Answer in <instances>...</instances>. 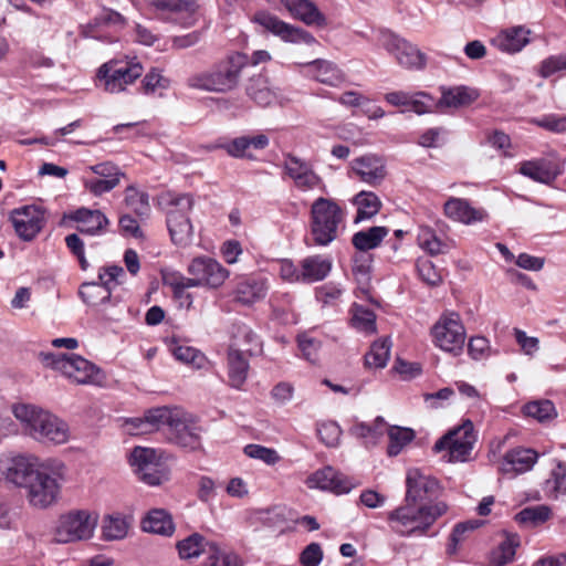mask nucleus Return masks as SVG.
<instances>
[{"label":"nucleus","instance_id":"nucleus-40","mask_svg":"<svg viewBox=\"0 0 566 566\" xmlns=\"http://www.w3.org/2000/svg\"><path fill=\"white\" fill-rule=\"evenodd\" d=\"M211 544L212 543L208 542L201 534L192 533L188 537L179 541L176 547L181 559H189L198 557L203 553L208 554L209 545Z\"/></svg>","mask_w":566,"mask_h":566},{"label":"nucleus","instance_id":"nucleus-10","mask_svg":"<svg viewBox=\"0 0 566 566\" xmlns=\"http://www.w3.org/2000/svg\"><path fill=\"white\" fill-rule=\"evenodd\" d=\"M169 205L175 207L167 214L171 241L177 245L186 247L190 243L193 233L188 212L191 211L195 200L190 195H178L171 197Z\"/></svg>","mask_w":566,"mask_h":566},{"label":"nucleus","instance_id":"nucleus-34","mask_svg":"<svg viewBox=\"0 0 566 566\" xmlns=\"http://www.w3.org/2000/svg\"><path fill=\"white\" fill-rule=\"evenodd\" d=\"M520 544V536L517 534L505 533V538L490 553L489 565L505 566L512 563Z\"/></svg>","mask_w":566,"mask_h":566},{"label":"nucleus","instance_id":"nucleus-39","mask_svg":"<svg viewBox=\"0 0 566 566\" xmlns=\"http://www.w3.org/2000/svg\"><path fill=\"white\" fill-rule=\"evenodd\" d=\"M354 203L357 206L355 223L373 218L381 208V201L378 196L369 191H360L357 193L354 197Z\"/></svg>","mask_w":566,"mask_h":566},{"label":"nucleus","instance_id":"nucleus-2","mask_svg":"<svg viewBox=\"0 0 566 566\" xmlns=\"http://www.w3.org/2000/svg\"><path fill=\"white\" fill-rule=\"evenodd\" d=\"M249 64V56L234 52L218 62L211 71L193 74L188 77L187 85L210 92L226 93L235 88L240 82L242 70Z\"/></svg>","mask_w":566,"mask_h":566},{"label":"nucleus","instance_id":"nucleus-31","mask_svg":"<svg viewBox=\"0 0 566 566\" xmlns=\"http://www.w3.org/2000/svg\"><path fill=\"white\" fill-rule=\"evenodd\" d=\"M142 528L148 533L171 536L175 532V524L166 510L154 509L143 518Z\"/></svg>","mask_w":566,"mask_h":566},{"label":"nucleus","instance_id":"nucleus-3","mask_svg":"<svg viewBox=\"0 0 566 566\" xmlns=\"http://www.w3.org/2000/svg\"><path fill=\"white\" fill-rule=\"evenodd\" d=\"M12 411L14 417L25 424V429L33 438L56 444L67 441V424L50 412L23 403L14 406Z\"/></svg>","mask_w":566,"mask_h":566},{"label":"nucleus","instance_id":"nucleus-11","mask_svg":"<svg viewBox=\"0 0 566 566\" xmlns=\"http://www.w3.org/2000/svg\"><path fill=\"white\" fill-rule=\"evenodd\" d=\"M378 41L389 54L395 56L399 65L406 69L417 70H421L426 66L427 57L424 53L397 34L388 30H381Z\"/></svg>","mask_w":566,"mask_h":566},{"label":"nucleus","instance_id":"nucleus-44","mask_svg":"<svg viewBox=\"0 0 566 566\" xmlns=\"http://www.w3.org/2000/svg\"><path fill=\"white\" fill-rule=\"evenodd\" d=\"M483 523L484 522L480 520H470L458 523L449 537V544L447 547L448 554H455L458 552L459 545L467 539L468 534L482 526Z\"/></svg>","mask_w":566,"mask_h":566},{"label":"nucleus","instance_id":"nucleus-36","mask_svg":"<svg viewBox=\"0 0 566 566\" xmlns=\"http://www.w3.org/2000/svg\"><path fill=\"white\" fill-rule=\"evenodd\" d=\"M389 233L387 227L375 226L367 230L356 232L352 238V244L360 252H367L380 245Z\"/></svg>","mask_w":566,"mask_h":566},{"label":"nucleus","instance_id":"nucleus-51","mask_svg":"<svg viewBox=\"0 0 566 566\" xmlns=\"http://www.w3.org/2000/svg\"><path fill=\"white\" fill-rule=\"evenodd\" d=\"M234 338L239 340L238 343H233L237 348H241L244 354H252L255 349H258L261 345L258 335L247 325H238L237 334Z\"/></svg>","mask_w":566,"mask_h":566},{"label":"nucleus","instance_id":"nucleus-19","mask_svg":"<svg viewBox=\"0 0 566 566\" xmlns=\"http://www.w3.org/2000/svg\"><path fill=\"white\" fill-rule=\"evenodd\" d=\"M200 432L201 428L197 421L180 410L168 432V438L177 446L193 451L201 446Z\"/></svg>","mask_w":566,"mask_h":566},{"label":"nucleus","instance_id":"nucleus-4","mask_svg":"<svg viewBox=\"0 0 566 566\" xmlns=\"http://www.w3.org/2000/svg\"><path fill=\"white\" fill-rule=\"evenodd\" d=\"M345 212L332 199L319 197L311 207V235L315 245L325 247L337 239L344 227Z\"/></svg>","mask_w":566,"mask_h":566},{"label":"nucleus","instance_id":"nucleus-50","mask_svg":"<svg viewBox=\"0 0 566 566\" xmlns=\"http://www.w3.org/2000/svg\"><path fill=\"white\" fill-rule=\"evenodd\" d=\"M352 272L361 290L366 291L371 279V258L364 254L355 255Z\"/></svg>","mask_w":566,"mask_h":566},{"label":"nucleus","instance_id":"nucleus-21","mask_svg":"<svg viewBox=\"0 0 566 566\" xmlns=\"http://www.w3.org/2000/svg\"><path fill=\"white\" fill-rule=\"evenodd\" d=\"M40 470L41 467L39 468L33 459L24 455H18L11 459L8 468L6 469V480L18 488L25 490Z\"/></svg>","mask_w":566,"mask_h":566},{"label":"nucleus","instance_id":"nucleus-52","mask_svg":"<svg viewBox=\"0 0 566 566\" xmlns=\"http://www.w3.org/2000/svg\"><path fill=\"white\" fill-rule=\"evenodd\" d=\"M128 524L123 517L108 516L103 524V536L108 541L122 539L126 536Z\"/></svg>","mask_w":566,"mask_h":566},{"label":"nucleus","instance_id":"nucleus-42","mask_svg":"<svg viewBox=\"0 0 566 566\" xmlns=\"http://www.w3.org/2000/svg\"><path fill=\"white\" fill-rule=\"evenodd\" d=\"M389 443L387 453L390 457L398 455L402 448L410 443L415 439V431L409 428H402L398 426H390L388 428Z\"/></svg>","mask_w":566,"mask_h":566},{"label":"nucleus","instance_id":"nucleus-48","mask_svg":"<svg viewBox=\"0 0 566 566\" xmlns=\"http://www.w3.org/2000/svg\"><path fill=\"white\" fill-rule=\"evenodd\" d=\"M523 411L525 416L539 422L549 421L557 416L555 406L551 400L531 401L523 407Z\"/></svg>","mask_w":566,"mask_h":566},{"label":"nucleus","instance_id":"nucleus-29","mask_svg":"<svg viewBox=\"0 0 566 566\" xmlns=\"http://www.w3.org/2000/svg\"><path fill=\"white\" fill-rule=\"evenodd\" d=\"M332 270V261L322 255H312L301 261L302 283H314L324 280Z\"/></svg>","mask_w":566,"mask_h":566},{"label":"nucleus","instance_id":"nucleus-64","mask_svg":"<svg viewBox=\"0 0 566 566\" xmlns=\"http://www.w3.org/2000/svg\"><path fill=\"white\" fill-rule=\"evenodd\" d=\"M566 70V54L555 55L544 60L541 64V75L548 77L558 71Z\"/></svg>","mask_w":566,"mask_h":566},{"label":"nucleus","instance_id":"nucleus-23","mask_svg":"<svg viewBox=\"0 0 566 566\" xmlns=\"http://www.w3.org/2000/svg\"><path fill=\"white\" fill-rule=\"evenodd\" d=\"M352 167L361 181L373 186L379 185L387 175L384 161L374 155H366L354 159Z\"/></svg>","mask_w":566,"mask_h":566},{"label":"nucleus","instance_id":"nucleus-62","mask_svg":"<svg viewBox=\"0 0 566 566\" xmlns=\"http://www.w3.org/2000/svg\"><path fill=\"white\" fill-rule=\"evenodd\" d=\"M245 143V137L240 136L233 138L232 140L222 145L221 147L227 151L229 156L233 158L254 159V156L252 155L249 146H247Z\"/></svg>","mask_w":566,"mask_h":566},{"label":"nucleus","instance_id":"nucleus-33","mask_svg":"<svg viewBox=\"0 0 566 566\" xmlns=\"http://www.w3.org/2000/svg\"><path fill=\"white\" fill-rule=\"evenodd\" d=\"M265 285L262 281L247 277L237 283L233 290L234 301L242 305L253 304L265 296Z\"/></svg>","mask_w":566,"mask_h":566},{"label":"nucleus","instance_id":"nucleus-13","mask_svg":"<svg viewBox=\"0 0 566 566\" xmlns=\"http://www.w3.org/2000/svg\"><path fill=\"white\" fill-rule=\"evenodd\" d=\"M10 221L18 237L30 242L45 224V210L36 205L23 206L11 211Z\"/></svg>","mask_w":566,"mask_h":566},{"label":"nucleus","instance_id":"nucleus-49","mask_svg":"<svg viewBox=\"0 0 566 566\" xmlns=\"http://www.w3.org/2000/svg\"><path fill=\"white\" fill-rule=\"evenodd\" d=\"M352 324L358 331L368 334L375 333L376 315L371 310L364 307L361 305L354 304Z\"/></svg>","mask_w":566,"mask_h":566},{"label":"nucleus","instance_id":"nucleus-63","mask_svg":"<svg viewBox=\"0 0 566 566\" xmlns=\"http://www.w3.org/2000/svg\"><path fill=\"white\" fill-rule=\"evenodd\" d=\"M323 559V551L317 543L307 545L300 556V562L303 566H318Z\"/></svg>","mask_w":566,"mask_h":566},{"label":"nucleus","instance_id":"nucleus-16","mask_svg":"<svg viewBox=\"0 0 566 566\" xmlns=\"http://www.w3.org/2000/svg\"><path fill=\"white\" fill-rule=\"evenodd\" d=\"M179 412L180 409L166 406L149 409L144 418H135L126 423L128 432L135 436L145 434L159 430L163 426H167L170 430Z\"/></svg>","mask_w":566,"mask_h":566},{"label":"nucleus","instance_id":"nucleus-38","mask_svg":"<svg viewBox=\"0 0 566 566\" xmlns=\"http://www.w3.org/2000/svg\"><path fill=\"white\" fill-rule=\"evenodd\" d=\"M245 92L260 106H269L276 98L268 80L262 75L252 76L247 84Z\"/></svg>","mask_w":566,"mask_h":566},{"label":"nucleus","instance_id":"nucleus-6","mask_svg":"<svg viewBox=\"0 0 566 566\" xmlns=\"http://www.w3.org/2000/svg\"><path fill=\"white\" fill-rule=\"evenodd\" d=\"M63 464L59 465L55 471L41 467L39 473L35 474L32 482L24 490V495L31 506L46 509L57 501L61 481L63 480Z\"/></svg>","mask_w":566,"mask_h":566},{"label":"nucleus","instance_id":"nucleus-25","mask_svg":"<svg viewBox=\"0 0 566 566\" xmlns=\"http://www.w3.org/2000/svg\"><path fill=\"white\" fill-rule=\"evenodd\" d=\"M443 209L447 217L467 224L482 221L485 216L483 210L473 208L468 200L454 197L447 200Z\"/></svg>","mask_w":566,"mask_h":566},{"label":"nucleus","instance_id":"nucleus-26","mask_svg":"<svg viewBox=\"0 0 566 566\" xmlns=\"http://www.w3.org/2000/svg\"><path fill=\"white\" fill-rule=\"evenodd\" d=\"M249 371V360L241 350V348H237L235 345H230L228 349V376L230 386L240 389L247 378Z\"/></svg>","mask_w":566,"mask_h":566},{"label":"nucleus","instance_id":"nucleus-55","mask_svg":"<svg viewBox=\"0 0 566 566\" xmlns=\"http://www.w3.org/2000/svg\"><path fill=\"white\" fill-rule=\"evenodd\" d=\"M319 440L327 447H336L339 443L342 429L335 421L322 422L317 427Z\"/></svg>","mask_w":566,"mask_h":566},{"label":"nucleus","instance_id":"nucleus-54","mask_svg":"<svg viewBox=\"0 0 566 566\" xmlns=\"http://www.w3.org/2000/svg\"><path fill=\"white\" fill-rule=\"evenodd\" d=\"M532 123L551 133H566V115L547 114L539 118L532 119Z\"/></svg>","mask_w":566,"mask_h":566},{"label":"nucleus","instance_id":"nucleus-14","mask_svg":"<svg viewBox=\"0 0 566 566\" xmlns=\"http://www.w3.org/2000/svg\"><path fill=\"white\" fill-rule=\"evenodd\" d=\"M253 21L285 42L313 44L315 38L306 30L289 24L268 11H259Z\"/></svg>","mask_w":566,"mask_h":566},{"label":"nucleus","instance_id":"nucleus-35","mask_svg":"<svg viewBox=\"0 0 566 566\" xmlns=\"http://www.w3.org/2000/svg\"><path fill=\"white\" fill-rule=\"evenodd\" d=\"M78 295L85 304L98 306L109 301L112 286L102 281L85 282L80 286Z\"/></svg>","mask_w":566,"mask_h":566},{"label":"nucleus","instance_id":"nucleus-24","mask_svg":"<svg viewBox=\"0 0 566 566\" xmlns=\"http://www.w3.org/2000/svg\"><path fill=\"white\" fill-rule=\"evenodd\" d=\"M286 10L306 25L326 27L327 19L311 0H281Z\"/></svg>","mask_w":566,"mask_h":566},{"label":"nucleus","instance_id":"nucleus-47","mask_svg":"<svg viewBox=\"0 0 566 566\" xmlns=\"http://www.w3.org/2000/svg\"><path fill=\"white\" fill-rule=\"evenodd\" d=\"M125 203L137 216H148L149 196L144 191H139L135 186H128L125 190Z\"/></svg>","mask_w":566,"mask_h":566},{"label":"nucleus","instance_id":"nucleus-60","mask_svg":"<svg viewBox=\"0 0 566 566\" xmlns=\"http://www.w3.org/2000/svg\"><path fill=\"white\" fill-rule=\"evenodd\" d=\"M159 467V461H157L150 465L140 467L136 472L145 483L149 485H159L167 479L165 472Z\"/></svg>","mask_w":566,"mask_h":566},{"label":"nucleus","instance_id":"nucleus-12","mask_svg":"<svg viewBox=\"0 0 566 566\" xmlns=\"http://www.w3.org/2000/svg\"><path fill=\"white\" fill-rule=\"evenodd\" d=\"M143 74L139 63L118 64L115 61L104 63L97 72V77L104 81L105 90L109 93H119L126 85L134 83Z\"/></svg>","mask_w":566,"mask_h":566},{"label":"nucleus","instance_id":"nucleus-8","mask_svg":"<svg viewBox=\"0 0 566 566\" xmlns=\"http://www.w3.org/2000/svg\"><path fill=\"white\" fill-rule=\"evenodd\" d=\"M431 336L436 346L458 356L462 353L465 342V328L459 314H442L431 327Z\"/></svg>","mask_w":566,"mask_h":566},{"label":"nucleus","instance_id":"nucleus-28","mask_svg":"<svg viewBox=\"0 0 566 566\" xmlns=\"http://www.w3.org/2000/svg\"><path fill=\"white\" fill-rule=\"evenodd\" d=\"M479 98L476 90L469 86L460 85L453 87H442L441 98L438 102L440 107H464L469 106Z\"/></svg>","mask_w":566,"mask_h":566},{"label":"nucleus","instance_id":"nucleus-7","mask_svg":"<svg viewBox=\"0 0 566 566\" xmlns=\"http://www.w3.org/2000/svg\"><path fill=\"white\" fill-rule=\"evenodd\" d=\"M97 516L86 510L71 511L60 516L54 531V542L66 544L92 537Z\"/></svg>","mask_w":566,"mask_h":566},{"label":"nucleus","instance_id":"nucleus-20","mask_svg":"<svg viewBox=\"0 0 566 566\" xmlns=\"http://www.w3.org/2000/svg\"><path fill=\"white\" fill-rule=\"evenodd\" d=\"M125 23L126 20L119 12L103 8L92 21L80 27V34L84 38L113 42V38L106 34V31L123 28Z\"/></svg>","mask_w":566,"mask_h":566},{"label":"nucleus","instance_id":"nucleus-59","mask_svg":"<svg viewBox=\"0 0 566 566\" xmlns=\"http://www.w3.org/2000/svg\"><path fill=\"white\" fill-rule=\"evenodd\" d=\"M84 188L94 196H102L109 192L118 186V178L101 179V178H84Z\"/></svg>","mask_w":566,"mask_h":566},{"label":"nucleus","instance_id":"nucleus-45","mask_svg":"<svg viewBox=\"0 0 566 566\" xmlns=\"http://www.w3.org/2000/svg\"><path fill=\"white\" fill-rule=\"evenodd\" d=\"M201 17L200 6L197 0H187L181 8L174 13L171 21L182 28L196 25Z\"/></svg>","mask_w":566,"mask_h":566},{"label":"nucleus","instance_id":"nucleus-56","mask_svg":"<svg viewBox=\"0 0 566 566\" xmlns=\"http://www.w3.org/2000/svg\"><path fill=\"white\" fill-rule=\"evenodd\" d=\"M244 453L249 458L258 459L266 464H275L280 457L274 449H270L260 444H248L244 447Z\"/></svg>","mask_w":566,"mask_h":566},{"label":"nucleus","instance_id":"nucleus-37","mask_svg":"<svg viewBox=\"0 0 566 566\" xmlns=\"http://www.w3.org/2000/svg\"><path fill=\"white\" fill-rule=\"evenodd\" d=\"M313 70V77L329 86H337L344 81L343 72L332 62L316 60L307 64Z\"/></svg>","mask_w":566,"mask_h":566},{"label":"nucleus","instance_id":"nucleus-61","mask_svg":"<svg viewBox=\"0 0 566 566\" xmlns=\"http://www.w3.org/2000/svg\"><path fill=\"white\" fill-rule=\"evenodd\" d=\"M159 461L156 451L150 448L136 447L130 453V464L135 467V470L140 467L150 465Z\"/></svg>","mask_w":566,"mask_h":566},{"label":"nucleus","instance_id":"nucleus-1","mask_svg":"<svg viewBox=\"0 0 566 566\" xmlns=\"http://www.w3.org/2000/svg\"><path fill=\"white\" fill-rule=\"evenodd\" d=\"M405 504L390 511L387 521L392 532L402 537L421 536L447 512L442 502L427 504L439 491V482L434 478L411 469L406 478Z\"/></svg>","mask_w":566,"mask_h":566},{"label":"nucleus","instance_id":"nucleus-53","mask_svg":"<svg viewBox=\"0 0 566 566\" xmlns=\"http://www.w3.org/2000/svg\"><path fill=\"white\" fill-rule=\"evenodd\" d=\"M419 245L428 251L431 255H437L444 252L447 245L436 235V233L428 227L421 228L418 234Z\"/></svg>","mask_w":566,"mask_h":566},{"label":"nucleus","instance_id":"nucleus-9","mask_svg":"<svg viewBox=\"0 0 566 566\" xmlns=\"http://www.w3.org/2000/svg\"><path fill=\"white\" fill-rule=\"evenodd\" d=\"M476 441L474 427L471 420H464L442 436L433 446L434 452L449 451L450 462H464L469 460L473 446Z\"/></svg>","mask_w":566,"mask_h":566},{"label":"nucleus","instance_id":"nucleus-46","mask_svg":"<svg viewBox=\"0 0 566 566\" xmlns=\"http://www.w3.org/2000/svg\"><path fill=\"white\" fill-rule=\"evenodd\" d=\"M201 566H242V560L235 553L220 549L217 544H211L208 557Z\"/></svg>","mask_w":566,"mask_h":566},{"label":"nucleus","instance_id":"nucleus-43","mask_svg":"<svg viewBox=\"0 0 566 566\" xmlns=\"http://www.w3.org/2000/svg\"><path fill=\"white\" fill-rule=\"evenodd\" d=\"M391 343L388 338L375 342L365 355V364L368 367L384 368L390 356Z\"/></svg>","mask_w":566,"mask_h":566},{"label":"nucleus","instance_id":"nucleus-30","mask_svg":"<svg viewBox=\"0 0 566 566\" xmlns=\"http://www.w3.org/2000/svg\"><path fill=\"white\" fill-rule=\"evenodd\" d=\"M71 219L83 223L77 227L78 232L90 235L99 233L108 224V219L102 211L87 208L77 209L71 214Z\"/></svg>","mask_w":566,"mask_h":566},{"label":"nucleus","instance_id":"nucleus-57","mask_svg":"<svg viewBox=\"0 0 566 566\" xmlns=\"http://www.w3.org/2000/svg\"><path fill=\"white\" fill-rule=\"evenodd\" d=\"M417 270L421 280L429 285L436 286L442 281L440 273L429 259H418Z\"/></svg>","mask_w":566,"mask_h":566},{"label":"nucleus","instance_id":"nucleus-18","mask_svg":"<svg viewBox=\"0 0 566 566\" xmlns=\"http://www.w3.org/2000/svg\"><path fill=\"white\" fill-rule=\"evenodd\" d=\"M188 273L197 277L200 286L211 289L221 286L229 276V271L209 256L195 258L188 265Z\"/></svg>","mask_w":566,"mask_h":566},{"label":"nucleus","instance_id":"nucleus-17","mask_svg":"<svg viewBox=\"0 0 566 566\" xmlns=\"http://www.w3.org/2000/svg\"><path fill=\"white\" fill-rule=\"evenodd\" d=\"M564 163L552 153L547 157L527 160L521 164L520 172L534 181L551 185L563 174Z\"/></svg>","mask_w":566,"mask_h":566},{"label":"nucleus","instance_id":"nucleus-27","mask_svg":"<svg viewBox=\"0 0 566 566\" xmlns=\"http://www.w3.org/2000/svg\"><path fill=\"white\" fill-rule=\"evenodd\" d=\"M528 34L524 27H513L501 31L491 42L502 52L515 53L528 43Z\"/></svg>","mask_w":566,"mask_h":566},{"label":"nucleus","instance_id":"nucleus-5","mask_svg":"<svg viewBox=\"0 0 566 566\" xmlns=\"http://www.w3.org/2000/svg\"><path fill=\"white\" fill-rule=\"evenodd\" d=\"M39 359L44 366L61 371L75 384H94L99 381V369L82 356L41 352Z\"/></svg>","mask_w":566,"mask_h":566},{"label":"nucleus","instance_id":"nucleus-58","mask_svg":"<svg viewBox=\"0 0 566 566\" xmlns=\"http://www.w3.org/2000/svg\"><path fill=\"white\" fill-rule=\"evenodd\" d=\"M172 354L179 361L190 364L197 368L201 367L205 359L198 349L190 346H176L172 348Z\"/></svg>","mask_w":566,"mask_h":566},{"label":"nucleus","instance_id":"nucleus-22","mask_svg":"<svg viewBox=\"0 0 566 566\" xmlns=\"http://www.w3.org/2000/svg\"><path fill=\"white\" fill-rule=\"evenodd\" d=\"M310 482L318 489L327 490L335 494L348 493L355 486L348 476L335 471L332 467L316 471L310 478Z\"/></svg>","mask_w":566,"mask_h":566},{"label":"nucleus","instance_id":"nucleus-32","mask_svg":"<svg viewBox=\"0 0 566 566\" xmlns=\"http://www.w3.org/2000/svg\"><path fill=\"white\" fill-rule=\"evenodd\" d=\"M538 454L533 449L517 448L506 452L504 457V468L506 472L524 473L533 468Z\"/></svg>","mask_w":566,"mask_h":566},{"label":"nucleus","instance_id":"nucleus-15","mask_svg":"<svg viewBox=\"0 0 566 566\" xmlns=\"http://www.w3.org/2000/svg\"><path fill=\"white\" fill-rule=\"evenodd\" d=\"M283 167L298 190L311 191L318 188L325 191V184L311 163L289 153L285 155Z\"/></svg>","mask_w":566,"mask_h":566},{"label":"nucleus","instance_id":"nucleus-41","mask_svg":"<svg viewBox=\"0 0 566 566\" xmlns=\"http://www.w3.org/2000/svg\"><path fill=\"white\" fill-rule=\"evenodd\" d=\"M552 511L547 505L528 506L515 515V521L526 527H536L551 518Z\"/></svg>","mask_w":566,"mask_h":566}]
</instances>
